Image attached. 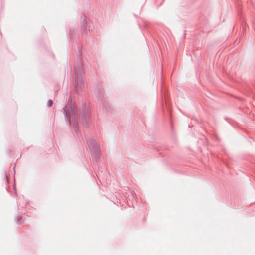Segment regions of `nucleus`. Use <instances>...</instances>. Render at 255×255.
<instances>
[{
  "instance_id": "1",
  "label": "nucleus",
  "mask_w": 255,
  "mask_h": 255,
  "mask_svg": "<svg viewBox=\"0 0 255 255\" xmlns=\"http://www.w3.org/2000/svg\"><path fill=\"white\" fill-rule=\"evenodd\" d=\"M47 104H48V106L49 107H50L53 104V101L52 100H49L48 101V103H47Z\"/></svg>"
}]
</instances>
